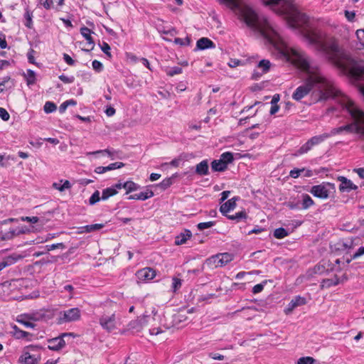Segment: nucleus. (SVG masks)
<instances>
[{
  "label": "nucleus",
  "mask_w": 364,
  "mask_h": 364,
  "mask_svg": "<svg viewBox=\"0 0 364 364\" xmlns=\"http://www.w3.org/2000/svg\"><path fill=\"white\" fill-rule=\"evenodd\" d=\"M232 10L238 18L255 34L267 39L277 51L279 58L291 63L305 71L308 76L304 85L298 87L292 97L299 101L315 88L318 92V101L334 99L340 93V90L334 82L323 75L313 65L309 57L302 51L289 47L281 37L278 30L264 16L259 15L250 5L249 0H219Z\"/></svg>",
  "instance_id": "nucleus-1"
},
{
  "label": "nucleus",
  "mask_w": 364,
  "mask_h": 364,
  "mask_svg": "<svg viewBox=\"0 0 364 364\" xmlns=\"http://www.w3.org/2000/svg\"><path fill=\"white\" fill-rule=\"evenodd\" d=\"M279 15L284 16L288 26L297 31L316 51L323 53L336 66L348 71L356 79L364 78V61L357 60L342 52L338 43L326 34L311 27L308 17L298 10L292 0H263Z\"/></svg>",
  "instance_id": "nucleus-2"
},
{
  "label": "nucleus",
  "mask_w": 364,
  "mask_h": 364,
  "mask_svg": "<svg viewBox=\"0 0 364 364\" xmlns=\"http://www.w3.org/2000/svg\"><path fill=\"white\" fill-rule=\"evenodd\" d=\"M334 100L346 109L353 119V123L343 126L344 131L355 132L364 141V112L358 108L354 102L341 91ZM364 150V145L363 146Z\"/></svg>",
  "instance_id": "nucleus-3"
},
{
  "label": "nucleus",
  "mask_w": 364,
  "mask_h": 364,
  "mask_svg": "<svg viewBox=\"0 0 364 364\" xmlns=\"http://www.w3.org/2000/svg\"><path fill=\"white\" fill-rule=\"evenodd\" d=\"M99 323L103 330L108 333H112L117 330L121 326V317L115 312L105 313L100 316Z\"/></svg>",
  "instance_id": "nucleus-4"
},
{
  "label": "nucleus",
  "mask_w": 364,
  "mask_h": 364,
  "mask_svg": "<svg viewBox=\"0 0 364 364\" xmlns=\"http://www.w3.org/2000/svg\"><path fill=\"white\" fill-rule=\"evenodd\" d=\"M233 259V256L228 252L213 255L206 259V264L210 268L223 267Z\"/></svg>",
  "instance_id": "nucleus-5"
},
{
  "label": "nucleus",
  "mask_w": 364,
  "mask_h": 364,
  "mask_svg": "<svg viewBox=\"0 0 364 364\" xmlns=\"http://www.w3.org/2000/svg\"><path fill=\"white\" fill-rule=\"evenodd\" d=\"M150 316L151 314H149V311L146 310L141 316L129 321L127 324V331H132L135 333L141 332L144 327L148 326L149 322L148 318Z\"/></svg>",
  "instance_id": "nucleus-6"
},
{
  "label": "nucleus",
  "mask_w": 364,
  "mask_h": 364,
  "mask_svg": "<svg viewBox=\"0 0 364 364\" xmlns=\"http://www.w3.org/2000/svg\"><path fill=\"white\" fill-rule=\"evenodd\" d=\"M331 134L328 133H323L321 135L314 136L309 139L304 144H303L300 149L297 151L296 156L301 155L309 151L314 146L318 145L326 139L329 138Z\"/></svg>",
  "instance_id": "nucleus-7"
},
{
  "label": "nucleus",
  "mask_w": 364,
  "mask_h": 364,
  "mask_svg": "<svg viewBox=\"0 0 364 364\" xmlns=\"http://www.w3.org/2000/svg\"><path fill=\"white\" fill-rule=\"evenodd\" d=\"M80 310L78 308H72L67 311L60 312L58 323L62 324L77 321L80 319Z\"/></svg>",
  "instance_id": "nucleus-8"
},
{
  "label": "nucleus",
  "mask_w": 364,
  "mask_h": 364,
  "mask_svg": "<svg viewBox=\"0 0 364 364\" xmlns=\"http://www.w3.org/2000/svg\"><path fill=\"white\" fill-rule=\"evenodd\" d=\"M355 41L349 43V47L353 51H360L364 49V28L358 29L355 31Z\"/></svg>",
  "instance_id": "nucleus-9"
},
{
  "label": "nucleus",
  "mask_w": 364,
  "mask_h": 364,
  "mask_svg": "<svg viewBox=\"0 0 364 364\" xmlns=\"http://www.w3.org/2000/svg\"><path fill=\"white\" fill-rule=\"evenodd\" d=\"M156 271L151 267H145L136 272L138 282H146L156 277Z\"/></svg>",
  "instance_id": "nucleus-10"
},
{
  "label": "nucleus",
  "mask_w": 364,
  "mask_h": 364,
  "mask_svg": "<svg viewBox=\"0 0 364 364\" xmlns=\"http://www.w3.org/2000/svg\"><path fill=\"white\" fill-rule=\"evenodd\" d=\"M72 335L71 333H63L61 336L49 339L48 341V348L54 351H58L63 349L65 346V341L64 340L65 336H68Z\"/></svg>",
  "instance_id": "nucleus-11"
},
{
  "label": "nucleus",
  "mask_w": 364,
  "mask_h": 364,
  "mask_svg": "<svg viewBox=\"0 0 364 364\" xmlns=\"http://www.w3.org/2000/svg\"><path fill=\"white\" fill-rule=\"evenodd\" d=\"M310 193L315 197L326 199L329 196V191L327 188V185L320 184L314 186L310 190Z\"/></svg>",
  "instance_id": "nucleus-12"
},
{
  "label": "nucleus",
  "mask_w": 364,
  "mask_h": 364,
  "mask_svg": "<svg viewBox=\"0 0 364 364\" xmlns=\"http://www.w3.org/2000/svg\"><path fill=\"white\" fill-rule=\"evenodd\" d=\"M306 299L304 297L301 296H296L294 299L291 300V301L288 304L287 307L284 309V312L285 314H290L294 309L298 306H301L302 305L306 304Z\"/></svg>",
  "instance_id": "nucleus-13"
},
{
  "label": "nucleus",
  "mask_w": 364,
  "mask_h": 364,
  "mask_svg": "<svg viewBox=\"0 0 364 364\" xmlns=\"http://www.w3.org/2000/svg\"><path fill=\"white\" fill-rule=\"evenodd\" d=\"M92 33V31L87 27H82L80 28V33L87 41V45L88 46L87 48H82V50L89 52V51L93 50V48L95 47V42L91 36Z\"/></svg>",
  "instance_id": "nucleus-14"
},
{
  "label": "nucleus",
  "mask_w": 364,
  "mask_h": 364,
  "mask_svg": "<svg viewBox=\"0 0 364 364\" xmlns=\"http://www.w3.org/2000/svg\"><path fill=\"white\" fill-rule=\"evenodd\" d=\"M28 316V318L31 320V322L41 321H47L50 318L46 311L43 310H40L35 312L24 314Z\"/></svg>",
  "instance_id": "nucleus-15"
},
{
  "label": "nucleus",
  "mask_w": 364,
  "mask_h": 364,
  "mask_svg": "<svg viewBox=\"0 0 364 364\" xmlns=\"http://www.w3.org/2000/svg\"><path fill=\"white\" fill-rule=\"evenodd\" d=\"M23 256L17 255V254H13L11 255H9L5 258H4L0 262V271L2 270L4 268L10 266L14 263H16L17 261L23 259Z\"/></svg>",
  "instance_id": "nucleus-16"
},
{
  "label": "nucleus",
  "mask_w": 364,
  "mask_h": 364,
  "mask_svg": "<svg viewBox=\"0 0 364 364\" xmlns=\"http://www.w3.org/2000/svg\"><path fill=\"white\" fill-rule=\"evenodd\" d=\"M338 180L341 183L339 186V190L342 192H349L351 190H356L358 188L357 186L353 184L351 181L347 179L344 176L339 177Z\"/></svg>",
  "instance_id": "nucleus-17"
},
{
  "label": "nucleus",
  "mask_w": 364,
  "mask_h": 364,
  "mask_svg": "<svg viewBox=\"0 0 364 364\" xmlns=\"http://www.w3.org/2000/svg\"><path fill=\"white\" fill-rule=\"evenodd\" d=\"M236 198H232L228 201H226L225 203H223L220 208V210L222 213L223 215H227L228 213H229L230 210H232L236 207Z\"/></svg>",
  "instance_id": "nucleus-18"
},
{
  "label": "nucleus",
  "mask_w": 364,
  "mask_h": 364,
  "mask_svg": "<svg viewBox=\"0 0 364 364\" xmlns=\"http://www.w3.org/2000/svg\"><path fill=\"white\" fill-rule=\"evenodd\" d=\"M116 188L119 190L122 188L126 189L127 190L126 193L127 194L132 191H136L137 189H139V186L133 181H127L124 183H116Z\"/></svg>",
  "instance_id": "nucleus-19"
},
{
  "label": "nucleus",
  "mask_w": 364,
  "mask_h": 364,
  "mask_svg": "<svg viewBox=\"0 0 364 364\" xmlns=\"http://www.w3.org/2000/svg\"><path fill=\"white\" fill-rule=\"evenodd\" d=\"M152 196H154L153 191L151 190H146L145 191H142L139 193H135V194L131 195L128 198L129 200H145L148 198H151Z\"/></svg>",
  "instance_id": "nucleus-20"
},
{
  "label": "nucleus",
  "mask_w": 364,
  "mask_h": 364,
  "mask_svg": "<svg viewBox=\"0 0 364 364\" xmlns=\"http://www.w3.org/2000/svg\"><path fill=\"white\" fill-rule=\"evenodd\" d=\"M19 360L23 364H38L40 361V357L36 358L34 355H31L28 352H26L20 357Z\"/></svg>",
  "instance_id": "nucleus-21"
},
{
  "label": "nucleus",
  "mask_w": 364,
  "mask_h": 364,
  "mask_svg": "<svg viewBox=\"0 0 364 364\" xmlns=\"http://www.w3.org/2000/svg\"><path fill=\"white\" fill-rule=\"evenodd\" d=\"M149 314H151V316L148 318V320L149 321L148 326H154L156 323L160 321L161 317L156 306H152L151 311H149Z\"/></svg>",
  "instance_id": "nucleus-22"
},
{
  "label": "nucleus",
  "mask_w": 364,
  "mask_h": 364,
  "mask_svg": "<svg viewBox=\"0 0 364 364\" xmlns=\"http://www.w3.org/2000/svg\"><path fill=\"white\" fill-rule=\"evenodd\" d=\"M196 47L199 50H204L207 48H214L215 45L212 41L208 38H201L198 40Z\"/></svg>",
  "instance_id": "nucleus-23"
},
{
  "label": "nucleus",
  "mask_w": 364,
  "mask_h": 364,
  "mask_svg": "<svg viewBox=\"0 0 364 364\" xmlns=\"http://www.w3.org/2000/svg\"><path fill=\"white\" fill-rule=\"evenodd\" d=\"M191 236V232L188 230H186L183 232H181L179 235L176 237L175 244L176 245L185 244Z\"/></svg>",
  "instance_id": "nucleus-24"
},
{
  "label": "nucleus",
  "mask_w": 364,
  "mask_h": 364,
  "mask_svg": "<svg viewBox=\"0 0 364 364\" xmlns=\"http://www.w3.org/2000/svg\"><path fill=\"white\" fill-rule=\"evenodd\" d=\"M208 163L207 160H203L196 166V173L200 176L208 174Z\"/></svg>",
  "instance_id": "nucleus-25"
},
{
  "label": "nucleus",
  "mask_w": 364,
  "mask_h": 364,
  "mask_svg": "<svg viewBox=\"0 0 364 364\" xmlns=\"http://www.w3.org/2000/svg\"><path fill=\"white\" fill-rule=\"evenodd\" d=\"M16 321L26 328H34L36 326V324L31 322L24 314L17 316Z\"/></svg>",
  "instance_id": "nucleus-26"
},
{
  "label": "nucleus",
  "mask_w": 364,
  "mask_h": 364,
  "mask_svg": "<svg viewBox=\"0 0 364 364\" xmlns=\"http://www.w3.org/2000/svg\"><path fill=\"white\" fill-rule=\"evenodd\" d=\"M119 190L116 188V184L114 186L107 188L102 191L101 198L103 200L108 199L109 197L116 195Z\"/></svg>",
  "instance_id": "nucleus-27"
},
{
  "label": "nucleus",
  "mask_w": 364,
  "mask_h": 364,
  "mask_svg": "<svg viewBox=\"0 0 364 364\" xmlns=\"http://www.w3.org/2000/svg\"><path fill=\"white\" fill-rule=\"evenodd\" d=\"M12 329L13 336L17 339H23L30 336L28 332L20 329L16 325L12 326Z\"/></svg>",
  "instance_id": "nucleus-28"
},
{
  "label": "nucleus",
  "mask_w": 364,
  "mask_h": 364,
  "mask_svg": "<svg viewBox=\"0 0 364 364\" xmlns=\"http://www.w3.org/2000/svg\"><path fill=\"white\" fill-rule=\"evenodd\" d=\"M227 168L225 163L219 159L214 160L211 163V168L214 171H224Z\"/></svg>",
  "instance_id": "nucleus-29"
},
{
  "label": "nucleus",
  "mask_w": 364,
  "mask_h": 364,
  "mask_svg": "<svg viewBox=\"0 0 364 364\" xmlns=\"http://www.w3.org/2000/svg\"><path fill=\"white\" fill-rule=\"evenodd\" d=\"M301 209L306 210L308 209L309 207L312 206L314 204V200L312 198L306 193H304L301 195Z\"/></svg>",
  "instance_id": "nucleus-30"
},
{
  "label": "nucleus",
  "mask_w": 364,
  "mask_h": 364,
  "mask_svg": "<svg viewBox=\"0 0 364 364\" xmlns=\"http://www.w3.org/2000/svg\"><path fill=\"white\" fill-rule=\"evenodd\" d=\"M19 235L18 228L12 229L5 233H0V237L2 240H11L14 237Z\"/></svg>",
  "instance_id": "nucleus-31"
},
{
  "label": "nucleus",
  "mask_w": 364,
  "mask_h": 364,
  "mask_svg": "<svg viewBox=\"0 0 364 364\" xmlns=\"http://www.w3.org/2000/svg\"><path fill=\"white\" fill-rule=\"evenodd\" d=\"M271 66L272 63H270V61L264 59L259 62L257 68L262 70V73H266L269 70Z\"/></svg>",
  "instance_id": "nucleus-32"
},
{
  "label": "nucleus",
  "mask_w": 364,
  "mask_h": 364,
  "mask_svg": "<svg viewBox=\"0 0 364 364\" xmlns=\"http://www.w3.org/2000/svg\"><path fill=\"white\" fill-rule=\"evenodd\" d=\"M339 283L338 279L336 277L333 279H326L321 282L322 288H328L332 286H336Z\"/></svg>",
  "instance_id": "nucleus-33"
},
{
  "label": "nucleus",
  "mask_w": 364,
  "mask_h": 364,
  "mask_svg": "<svg viewBox=\"0 0 364 364\" xmlns=\"http://www.w3.org/2000/svg\"><path fill=\"white\" fill-rule=\"evenodd\" d=\"M225 216L230 220H236L238 222L242 219H245L247 218V214L245 211H240L235 215H227Z\"/></svg>",
  "instance_id": "nucleus-34"
},
{
  "label": "nucleus",
  "mask_w": 364,
  "mask_h": 364,
  "mask_svg": "<svg viewBox=\"0 0 364 364\" xmlns=\"http://www.w3.org/2000/svg\"><path fill=\"white\" fill-rule=\"evenodd\" d=\"M219 160L223 161L225 164L228 166V164L231 163L233 160L232 154L230 152H225L221 154Z\"/></svg>",
  "instance_id": "nucleus-35"
},
{
  "label": "nucleus",
  "mask_w": 364,
  "mask_h": 364,
  "mask_svg": "<svg viewBox=\"0 0 364 364\" xmlns=\"http://www.w3.org/2000/svg\"><path fill=\"white\" fill-rule=\"evenodd\" d=\"M113 154H114L113 151H111L109 149H105V150H98V151H95L87 152L86 154V155H99V154L105 155V154H107L112 159H114Z\"/></svg>",
  "instance_id": "nucleus-36"
},
{
  "label": "nucleus",
  "mask_w": 364,
  "mask_h": 364,
  "mask_svg": "<svg viewBox=\"0 0 364 364\" xmlns=\"http://www.w3.org/2000/svg\"><path fill=\"white\" fill-rule=\"evenodd\" d=\"M288 235V232L282 228H277L274 232V236L277 239H282Z\"/></svg>",
  "instance_id": "nucleus-37"
},
{
  "label": "nucleus",
  "mask_w": 364,
  "mask_h": 364,
  "mask_svg": "<svg viewBox=\"0 0 364 364\" xmlns=\"http://www.w3.org/2000/svg\"><path fill=\"white\" fill-rule=\"evenodd\" d=\"M103 227H104L103 224L97 223V224H93V225H88L83 227L82 228L85 229V232H90L100 230Z\"/></svg>",
  "instance_id": "nucleus-38"
},
{
  "label": "nucleus",
  "mask_w": 364,
  "mask_h": 364,
  "mask_svg": "<svg viewBox=\"0 0 364 364\" xmlns=\"http://www.w3.org/2000/svg\"><path fill=\"white\" fill-rule=\"evenodd\" d=\"M57 109L56 105L52 102H46L44 105L43 109L46 113H51Z\"/></svg>",
  "instance_id": "nucleus-39"
},
{
  "label": "nucleus",
  "mask_w": 364,
  "mask_h": 364,
  "mask_svg": "<svg viewBox=\"0 0 364 364\" xmlns=\"http://www.w3.org/2000/svg\"><path fill=\"white\" fill-rule=\"evenodd\" d=\"M102 200L99 191H96L93 193L89 199V204L91 205H95L96 203Z\"/></svg>",
  "instance_id": "nucleus-40"
},
{
  "label": "nucleus",
  "mask_w": 364,
  "mask_h": 364,
  "mask_svg": "<svg viewBox=\"0 0 364 364\" xmlns=\"http://www.w3.org/2000/svg\"><path fill=\"white\" fill-rule=\"evenodd\" d=\"M26 79L28 85H33L36 82V74L34 71L31 70H27Z\"/></svg>",
  "instance_id": "nucleus-41"
},
{
  "label": "nucleus",
  "mask_w": 364,
  "mask_h": 364,
  "mask_svg": "<svg viewBox=\"0 0 364 364\" xmlns=\"http://www.w3.org/2000/svg\"><path fill=\"white\" fill-rule=\"evenodd\" d=\"M364 255V247H360L356 252H355L350 259H346V262L348 264L350 263L353 259H355L362 255Z\"/></svg>",
  "instance_id": "nucleus-42"
},
{
  "label": "nucleus",
  "mask_w": 364,
  "mask_h": 364,
  "mask_svg": "<svg viewBox=\"0 0 364 364\" xmlns=\"http://www.w3.org/2000/svg\"><path fill=\"white\" fill-rule=\"evenodd\" d=\"M181 73H182V68L180 67H173V68H170L166 70V74L171 77H172L175 75L181 74Z\"/></svg>",
  "instance_id": "nucleus-43"
},
{
  "label": "nucleus",
  "mask_w": 364,
  "mask_h": 364,
  "mask_svg": "<svg viewBox=\"0 0 364 364\" xmlns=\"http://www.w3.org/2000/svg\"><path fill=\"white\" fill-rule=\"evenodd\" d=\"M24 17H25V19H26L25 26L26 27H28V28H31L32 23H33V21H32L33 14H32V13L30 12L29 11H26L25 14H24Z\"/></svg>",
  "instance_id": "nucleus-44"
},
{
  "label": "nucleus",
  "mask_w": 364,
  "mask_h": 364,
  "mask_svg": "<svg viewBox=\"0 0 364 364\" xmlns=\"http://www.w3.org/2000/svg\"><path fill=\"white\" fill-rule=\"evenodd\" d=\"M174 43L180 46H188L191 43V39L189 37H186L184 38H176Z\"/></svg>",
  "instance_id": "nucleus-45"
},
{
  "label": "nucleus",
  "mask_w": 364,
  "mask_h": 364,
  "mask_svg": "<svg viewBox=\"0 0 364 364\" xmlns=\"http://www.w3.org/2000/svg\"><path fill=\"white\" fill-rule=\"evenodd\" d=\"M215 224V223L214 221L204 222L198 223L197 227L198 230H203L213 227Z\"/></svg>",
  "instance_id": "nucleus-46"
},
{
  "label": "nucleus",
  "mask_w": 364,
  "mask_h": 364,
  "mask_svg": "<svg viewBox=\"0 0 364 364\" xmlns=\"http://www.w3.org/2000/svg\"><path fill=\"white\" fill-rule=\"evenodd\" d=\"M124 164L122 162H114L110 164L109 166H105L106 172L123 167Z\"/></svg>",
  "instance_id": "nucleus-47"
},
{
  "label": "nucleus",
  "mask_w": 364,
  "mask_h": 364,
  "mask_svg": "<svg viewBox=\"0 0 364 364\" xmlns=\"http://www.w3.org/2000/svg\"><path fill=\"white\" fill-rule=\"evenodd\" d=\"M267 282L265 280V281H263L262 283L254 286L252 288V293L256 294L261 292L264 289V287L267 284Z\"/></svg>",
  "instance_id": "nucleus-48"
},
{
  "label": "nucleus",
  "mask_w": 364,
  "mask_h": 364,
  "mask_svg": "<svg viewBox=\"0 0 364 364\" xmlns=\"http://www.w3.org/2000/svg\"><path fill=\"white\" fill-rule=\"evenodd\" d=\"M315 360L312 357H302L297 360V364H314Z\"/></svg>",
  "instance_id": "nucleus-49"
},
{
  "label": "nucleus",
  "mask_w": 364,
  "mask_h": 364,
  "mask_svg": "<svg viewBox=\"0 0 364 364\" xmlns=\"http://www.w3.org/2000/svg\"><path fill=\"white\" fill-rule=\"evenodd\" d=\"M181 279L177 277H173L172 279V289L173 291H176L181 287Z\"/></svg>",
  "instance_id": "nucleus-50"
},
{
  "label": "nucleus",
  "mask_w": 364,
  "mask_h": 364,
  "mask_svg": "<svg viewBox=\"0 0 364 364\" xmlns=\"http://www.w3.org/2000/svg\"><path fill=\"white\" fill-rule=\"evenodd\" d=\"M305 171V168H294L289 172V176L291 178H296L300 174Z\"/></svg>",
  "instance_id": "nucleus-51"
},
{
  "label": "nucleus",
  "mask_w": 364,
  "mask_h": 364,
  "mask_svg": "<svg viewBox=\"0 0 364 364\" xmlns=\"http://www.w3.org/2000/svg\"><path fill=\"white\" fill-rule=\"evenodd\" d=\"M56 248L63 249V248H65V245L63 243L60 242V243H56V244H53V245H48L46 246V249L48 252L53 250Z\"/></svg>",
  "instance_id": "nucleus-52"
},
{
  "label": "nucleus",
  "mask_w": 364,
  "mask_h": 364,
  "mask_svg": "<svg viewBox=\"0 0 364 364\" xmlns=\"http://www.w3.org/2000/svg\"><path fill=\"white\" fill-rule=\"evenodd\" d=\"M21 221H26L31 223H36L38 222L39 218L38 217L33 216V217H21L19 219Z\"/></svg>",
  "instance_id": "nucleus-53"
},
{
  "label": "nucleus",
  "mask_w": 364,
  "mask_h": 364,
  "mask_svg": "<svg viewBox=\"0 0 364 364\" xmlns=\"http://www.w3.org/2000/svg\"><path fill=\"white\" fill-rule=\"evenodd\" d=\"M92 68L97 72H100L103 68V65L101 62L95 60L92 63Z\"/></svg>",
  "instance_id": "nucleus-54"
},
{
  "label": "nucleus",
  "mask_w": 364,
  "mask_h": 364,
  "mask_svg": "<svg viewBox=\"0 0 364 364\" xmlns=\"http://www.w3.org/2000/svg\"><path fill=\"white\" fill-rule=\"evenodd\" d=\"M0 117L4 121H8L10 118V114H9V112L6 111V109H4L3 107H0Z\"/></svg>",
  "instance_id": "nucleus-55"
},
{
  "label": "nucleus",
  "mask_w": 364,
  "mask_h": 364,
  "mask_svg": "<svg viewBox=\"0 0 364 364\" xmlns=\"http://www.w3.org/2000/svg\"><path fill=\"white\" fill-rule=\"evenodd\" d=\"M228 64L230 68H236L242 65V62L238 59H230Z\"/></svg>",
  "instance_id": "nucleus-56"
},
{
  "label": "nucleus",
  "mask_w": 364,
  "mask_h": 364,
  "mask_svg": "<svg viewBox=\"0 0 364 364\" xmlns=\"http://www.w3.org/2000/svg\"><path fill=\"white\" fill-rule=\"evenodd\" d=\"M59 79L65 83H72L74 81L73 77H68L65 75H60Z\"/></svg>",
  "instance_id": "nucleus-57"
},
{
  "label": "nucleus",
  "mask_w": 364,
  "mask_h": 364,
  "mask_svg": "<svg viewBox=\"0 0 364 364\" xmlns=\"http://www.w3.org/2000/svg\"><path fill=\"white\" fill-rule=\"evenodd\" d=\"M345 16L348 21L353 22L355 17V14L354 11H345Z\"/></svg>",
  "instance_id": "nucleus-58"
},
{
  "label": "nucleus",
  "mask_w": 364,
  "mask_h": 364,
  "mask_svg": "<svg viewBox=\"0 0 364 364\" xmlns=\"http://www.w3.org/2000/svg\"><path fill=\"white\" fill-rule=\"evenodd\" d=\"M102 50L107 54L108 56H111V54L109 53L110 50V46L108 43L104 42L101 46Z\"/></svg>",
  "instance_id": "nucleus-59"
},
{
  "label": "nucleus",
  "mask_w": 364,
  "mask_h": 364,
  "mask_svg": "<svg viewBox=\"0 0 364 364\" xmlns=\"http://www.w3.org/2000/svg\"><path fill=\"white\" fill-rule=\"evenodd\" d=\"M172 184V179L171 178L164 179L161 183L160 186L163 187V188H167Z\"/></svg>",
  "instance_id": "nucleus-60"
},
{
  "label": "nucleus",
  "mask_w": 364,
  "mask_h": 364,
  "mask_svg": "<svg viewBox=\"0 0 364 364\" xmlns=\"http://www.w3.org/2000/svg\"><path fill=\"white\" fill-rule=\"evenodd\" d=\"M63 59L65 61V63L69 65H73L75 64V61L68 54L64 53Z\"/></svg>",
  "instance_id": "nucleus-61"
},
{
  "label": "nucleus",
  "mask_w": 364,
  "mask_h": 364,
  "mask_svg": "<svg viewBox=\"0 0 364 364\" xmlns=\"http://www.w3.org/2000/svg\"><path fill=\"white\" fill-rule=\"evenodd\" d=\"M287 206L291 210L294 209H301V208L299 205L298 203H294L293 201H289L287 203Z\"/></svg>",
  "instance_id": "nucleus-62"
},
{
  "label": "nucleus",
  "mask_w": 364,
  "mask_h": 364,
  "mask_svg": "<svg viewBox=\"0 0 364 364\" xmlns=\"http://www.w3.org/2000/svg\"><path fill=\"white\" fill-rule=\"evenodd\" d=\"M209 357L213 358V360H224V356L219 353H211L209 354Z\"/></svg>",
  "instance_id": "nucleus-63"
},
{
  "label": "nucleus",
  "mask_w": 364,
  "mask_h": 364,
  "mask_svg": "<svg viewBox=\"0 0 364 364\" xmlns=\"http://www.w3.org/2000/svg\"><path fill=\"white\" fill-rule=\"evenodd\" d=\"M343 131H344L343 126V127H338V128H334V129H333L331 131V133H328V134H331V136H333V135H336V134H340V133H341V132H342Z\"/></svg>",
  "instance_id": "nucleus-64"
}]
</instances>
